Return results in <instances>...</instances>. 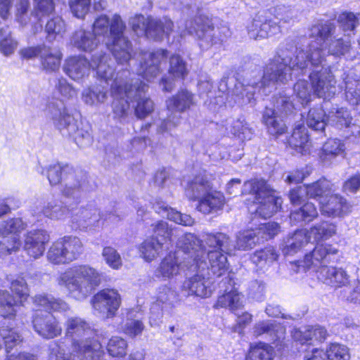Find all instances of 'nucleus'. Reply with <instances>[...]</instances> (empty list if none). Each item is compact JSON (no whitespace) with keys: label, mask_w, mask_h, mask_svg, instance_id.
Masks as SVG:
<instances>
[{"label":"nucleus","mask_w":360,"mask_h":360,"mask_svg":"<svg viewBox=\"0 0 360 360\" xmlns=\"http://www.w3.org/2000/svg\"><path fill=\"white\" fill-rule=\"evenodd\" d=\"M316 44L309 51L299 50L292 40L280 46L276 54L266 63L263 75L259 72L247 73L243 82L235 84L234 94L241 97L242 103H251L257 91H270L276 84H286L291 79V71L299 69L303 74L309 73L314 94L319 98L330 99L336 93V80L330 67L323 62Z\"/></svg>","instance_id":"1"},{"label":"nucleus","mask_w":360,"mask_h":360,"mask_svg":"<svg viewBox=\"0 0 360 360\" xmlns=\"http://www.w3.org/2000/svg\"><path fill=\"white\" fill-rule=\"evenodd\" d=\"M46 116L63 136L72 138L79 147L85 148L91 144L93 138L89 124L76 120L63 100H50L46 105Z\"/></svg>","instance_id":"2"},{"label":"nucleus","mask_w":360,"mask_h":360,"mask_svg":"<svg viewBox=\"0 0 360 360\" xmlns=\"http://www.w3.org/2000/svg\"><path fill=\"white\" fill-rule=\"evenodd\" d=\"M338 250L331 245H317L303 260V266L310 269L314 268L317 277L323 283L334 287L341 288L349 283V276L342 268L328 266L326 264L335 259Z\"/></svg>","instance_id":"3"},{"label":"nucleus","mask_w":360,"mask_h":360,"mask_svg":"<svg viewBox=\"0 0 360 360\" xmlns=\"http://www.w3.org/2000/svg\"><path fill=\"white\" fill-rule=\"evenodd\" d=\"M65 335L72 340V351L82 360H100L103 350L95 339L96 331L91 324L78 316L68 317L65 322Z\"/></svg>","instance_id":"4"},{"label":"nucleus","mask_w":360,"mask_h":360,"mask_svg":"<svg viewBox=\"0 0 360 360\" xmlns=\"http://www.w3.org/2000/svg\"><path fill=\"white\" fill-rule=\"evenodd\" d=\"M102 274L96 269L87 264L72 266L59 274L57 283L65 288L69 296L77 300H85L101 283Z\"/></svg>","instance_id":"5"},{"label":"nucleus","mask_w":360,"mask_h":360,"mask_svg":"<svg viewBox=\"0 0 360 360\" xmlns=\"http://www.w3.org/2000/svg\"><path fill=\"white\" fill-rule=\"evenodd\" d=\"M94 36L108 38L112 40V44L105 42L108 49L111 51L115 59L120 65L127 63L131 59V43L123 35L125 25L118 15H115L110 25L106 15H101L94 23Z\"/></svg>","instance_id":"6"},{"label":"nucleus","mask_w":360,"mask_h":360,"mask_svg":"<svg viewBox=\"0 0 360 360\" xmlns=\"http://www.w3.org/2000/svg\"><path fill=\"white\" fill-rule=\"evenodd\" d=\"M201 239L192 233H185L177 245L183 251L188 252L193 261H199L205 257L207 250H219L225 254H234L233 242L230 236L221 231H203Z\"/></svg>","instance_id":"7"},{"label":"nucleus","mask_w":360,"mask_h":360,"mask_svg":"<svg viewBox=\"0 0 360 360\" xmlns=\"http://www.w3.org/2000/svg\"><path fill=\"white\" fill-rule=\"evenodd\" d=\"M32 300L36 307H42L45 310L35 309L32 316L34 331L45 339H53L59 336L62 333V328L56 317L48 311H65L69 309L68 304L60 299H56L48 295H37Z\"/></svg>","instance_id":"8"},{"label":"nucleus","mask_w":360,"mask_h":360,"mask_svg":"<svg viewBox=\"0 0 360 360\" xmlns=\"http://www.w3.org/2000/svg\"><path fill=\"white\" fill-rule=\"evenodd\" d=\"M44 171L51 185H57L61 181H64L62 193L68 198L77 201L93 189V185L89 183L86 172L75 170L68 164H52L43 169L41 174Z\"/></svg>","instance_id":"9"},{"label":"nucleus","mask_w":360,"mask_h":360,"mask_svg":"<svg viewBox=\"0 0 360 360\" xmlns=\"http://www.w3.org/2000/svg\"><path fill=\"white\" fill-rule=\"evenodd\" d=\"M113 63L109 56L101 51L92 56L91 63L82 56L68 58L63 70L72 79L79 81L89 75L92 68L96 70L98 77L108 82L115 75Z\"/></svg>","instance_id":"10"},{"label":"nucleus","mask_w":360,"mask_h":360,"mask_svg":"<svg viewBox=\"0 0 360 360\" xmlns=\"http://www.w3.org/2000/svg\"><path fill=\"white\" fill-rule=\"evenodd\" d=\"M336 25L330 20H319L314 24L311 28L310 36L315 37L307 51H309L311 44L317 45V49L321 51L323 57V62L326 60V51L328 53L336 57H341L347 53L351 48V42L347 37L345 38L335 35Z\"/></svg>","instance_id":"11"},{"label":"nucleus","mask_w":360,"mask_h":360,"mask_svg":"<svg viewBox=\"0 0 360 360\" xmlns=\"http://www.w3.org/2000/svg\"><path fill=\"white\" fill-rule=\"evenodd\" d=\"M131 72L128 69L117 70L116 76L112 77L110 85L113 117L120 122H127L131 115L129 101L133 96L134 89L130 85Z\"/></svg>","instance_id":"12"},{"label":"nucleus","mask_w":360,"mask_h":360,"mask_svg":"<svg viewBox=\"0 0 360 360\" xmlns=\"http://www.w3.org/2000/svg\"><path fill=\"white\" fill-rule=\"evenodd\" d=\"M242 193L254 195L255 203L257 205L256 214L264 219L271 217L281 207L282 199L274 195V191L264 179L245 181L243 186Z\"/></svg>","instance_id":"13"},{"label":"nucleus","mask_w":360,"mask_h":360,"mask_svg":"<svg viewBox=\"0 0 360 360\" xmlns=\"http://www.w3.org/2000/svg\"><path fill=\"white\" fill-rule=\"evenodd\" d=\"M185 31L198 37L200 40L199 45L202 49H207L214 44L221 43L231 35L228 26L222 25L216 28L212 25V20L202 15L187 21Z\"/></svg>","instance_id":"14"},{"label":"nucleus","mask_w":360,"mask_h":360,"mask_svg":"<svg viewBox=\"0 0 360 360\" xmlns=\"http://www.w3.org/2000/svg\"><path fill=\"white\" fill-rule=\"evenodd\" d=\"M185 31L198 37L200 40L199 45L202 49H207L214 44L221 43L231 35L228 26L222 25L216 28L212 25V20L202 15L187 21Z\"/></svg>","instance_id":"15"},{"label":"nucleus","mask_w":360,"mask_h":360,"mask_svg":"<svg viewBox=\"0 0 360 360\" xmlns=\"http://www.w3.org/2000/svg\"><path fill=\"white\" fill-rule=\"evenodd\" d=\"M195 104L194 95L186 89H182L167 101V107L170 112L167 119L157 124L158 133L169 132L178 126L181 122L180 113L189 110Z\"/></svg>","instance_id":"16"},{"label":"nucleus","mask_w":360,"mask_h":360,"mask_svg":"<svg viewBox=\"0 0 360 360\" xmlns=\"http://www.w3.org/2000/svg\"><path fill=\"white\" fill-rule=\"evenodd\" d=\"M83 252V244L75 236H68L52 243L47 252V259L53 264H67L77 259Z\"/></svg>","instance_id":"17"},{"label":"nucleus","mask_w":360,"mask_h":360,"mask_svg":"<svg viewBox=\"0 0 360 360\" xmlns=\"http://www.w3.org/2000/svg\"><path fill=\"white\" fill-rule=\"evenodd\" d=\"M11 289L20 301H16L8 291L0 290V314L8 319L15 317L17 308L27 299L30 292L26 281L20 276L11 282Z\"/></svg>","instance_id":"18"},{"label":"nucleus","mask_w":360,"mask_h":360,"mask_svg":"<svg viewBox=\"0 0 360 360\" xmlns=\"http://www.w3.org/2000/svg\"><path fill=\"white\" fill-rule=\"evenodd\" d=\"M25 229L20 218L0 221V257L18 251L21 245L18 233Z\"/></svg>","instance_id":"19"},{"label":"nucleus","mask_w":360,"mask_h":360,"mask_svg":"<svg viewBox=\"0 0 360 360\" xmlns=\"http://www.w3.org/2000/svg\"><path fill=\"white\" fill-rule=\"evenodd\" d=\"M197 273L191 278L184 281L182 290L188 295H195L201 298L211 296L214 290L213 280L210 277V273H204L207 264L204 261L198 262L193 261Z\"/></svg>","instance_id":"20"},{"label":"nucleus","mask_w":360,"mask_h":360,"mask_svg":"<svg viewBox=\"0 0 360 360\" xmlns=\"http://www.w3.org/2000/svg\"><path fill=\"white\" fill-rule=\"evenodd\" d=\"M91 302L94 311L105 319H110L120 307L121 297L116 290L106 288L95 294Z\"/></svg>","instance_id":"21"},{"label":"nucleus","mask_w":360,"mask_h":360,"mask_svg":"<svg viewBox=\"0 0 360 360\" xmlns=\"http://www.w3.org/2000/svg\"><path fill=\"white\" fill-rule=\"evenodd\" d=\"M167 51L158 49L154 52H143L136 74L147 81L156 77L162 70V65L166 63Z\"/></svg>","instance_id":"22"},{"label":"nucleus","mask_w":360,"mask_h":360,"mask_svg":"<svg viewBox=\"0 0 360 360\" xmlns=\"http://www.w3.org/2000/svg\"><path fill=\"white\" fill-rule=\"evenodd\" d=\"M130 85L134 89L131 102L134 104L135 115L140 119L144 118L154 110L153 101L146 95L148 86L139 78L132 77L131 74Z\"/></svg>","instance_id":"23"},{"label":"nucleus","mask_w":360,"mask_h":360,"mask_svg":"<svg viewBox=\"0 0 360 360\" xmlns=\"http://www.w3.org/2000/svg\"><path fill=\"white\" fill-rule=\"evenodd\" d=\"M117 217L118 216L114 212L101 214L94 204L90 203L85 207H81L76 211L72 216V221L73 223L77 224L79 227L84 229L98 226L101 219L114 221Z\"/></svg>","instance_id":"24"},{"label":"nucleus","mask_w":360,"mask_h":360,"mask_svg":"<svg viewBox=\"0 0 360 360\" xmlns=\"http://www.w3.org/2000/svg\"><path fill=\"white\" fill-rule=\"evenodd\" d=\"M176 242V247L179 249L174 253H169L167 255L160 263L158 267L155 271V276L164 281L169 280L177 276L180 271L182 269L181 262L179 257L181 253L188 255V252L183 251L182 248L178 246ZM188 258H191L188 255Z\"/></svg>","instance_id":"25"},{"label":"nucleus","mask_w":360,"mask_h":360,"mask_svg":"<svg viewBox=\"0 0 360 360\" xmlns=\"http://www.w3.org/2000/svg\"><path fill=\"white\" fill-rule=\"evenodd\" d=\"M226 255L229 254L217 250H207L205 257L202 258L200 262L204 261L207 264V273L210 271L213 276L219 278L229 273V264Z\"/></svg>","instance_id":"26"},{"label":"nucleus","mask_w":360,"mask_h":360,"mask_svg":"<svg viewBox=\"0 0 360 360\" xmlns=\"http://www.w3.org/2000/svg\"><path fill=\"white\" fill-rule=\"evenodd\" d=\"M49 239V235L45 230L30 231L25 236L24 249L28 255L37 259L44 254L45 244Z\"/></svg>","instance_id":"27"},{"label":"nucleus","mask_w":360,"mask_h":360,"mask_svg":"<svg viewBox=\"0 0 360 360\" xmlns=\"http://www.w3.org/2000/svg\"><path fill=\"white\" fill-rule=\"evenodd\" d=\"M221 284H228L229 286L225 289L226 292L218 297L216 307L229 308L233 311L240 309L243 306V296L236 290H232L234 284L233 277L229 274L227 276L221 280L220 285Z\"/></svg>","instance_id":"28"},{"label":"nucleus","mask_w":360,"mask_h":360,"mask_svg":"<svg viewBox=\"0 0 360 360\" xmlns=\"http://www.w3.org/2000/svg\"><path fill=\"white\" fill-rule=\"evenodd\" d=\"M320 210L322 214L333 217H341L350 211L346 200L336 194H330L325 200H321Z\"/></svg>","instance_id":"29"},{"label":"nucleus","mask_w":360,"mask_h":360,"mask_svg":"<svg viewBox=\"0 0 360 360\" xmlns=\"http://www.w3.org/2000/svg\"><path fill=\"white\" fill-rule=\"evenodd\" d=\"M36 215H44L53 220L65 219L69 216L70 210L67 206L58 199H51L33 210Z\"/></svg>","instance_id":"30"},{"label":"nucleus","mask_w":360,"mask_h":360,"mask_svg":"<svg viewBox=\"0 0 360 360\" xmlns=\"http://www.w3.org/2000/svg\"><path fill=\"white\" fill-rule=\"evenodd\" d=\"M283 116L276 112L274 108H265L262 112V122L266 127L269 134L278 136L285 132L286 126L283 120Z\"/></svg>","instance_id":"31"},{"label":"nucleus","mask_w":360,"mask_h":360,"mask_svg":"<svg viewBox=\"0 0 360 360\" xmlns=\"http://www.w3.org/2000/svg\"><path fill=\"white\" fill-rule=\"evenodd\" d=\"M152 226L153 234L151 238L155 240L165 243L166 245L165 250L169 249L176 238H178L177 242H179V239L184 236L182 235L180 237V231L178 229L169 227V224L164 221H158Z\"/></svg>","instance_id":"32"},{"label":"nucleus","mask_w":360,"mask_h":360,"mask_svg":"<svg viewBox=\"0 0 360 360\" xmlns=\"http://www.w3.org/2000/svg\"><path fill=\"white\" fill-rule=\"evenodd\" d=\"M328 336L326 329L319 325L307 326L303 328H295L292 331V338L301 344L307 343L309 340L324 341Z\"/></svg>","instance_id":"33"},{"label":"nucleus","mask_w":360,"mask_h":360,"mask_svg":"<svg viewBox=\"0 0 360 360\" xmlns=\"http://www.w3.org/2000/svg\"><path fill=\"white\" fill-rule=\"evenodd\" d=\"M225 204V197L220 191L212 189L200 201L196 209L205 214L221 210Z\"/></svg>","instance_id":"34"},{"label":"nucleus","mask_w":360,"mask_h":360,"mask_svg":"<svg viewBox=\"0 0 360 360\" xmlns=\"http://www.w3.org/2000/svg\"><path fill=\"white\" fill-rule=\"evenodd\" d=\"M100 39L91 31L80 29L75 31L71 37V44L79 51L90 52L98 46Z\"/></svg>","instance_id":"35"},{"label":"nucleus","mask_w":360,"mask_h":360,"mask_svg":"<svg viewBox=\"0 0 360 360\" xmlns=\"http://www.w3.org/2000/svg\"><path fill=\"white\" fill-rule=\"evenodd\" d=\"M174 23L167 17L162 18H151L149 21L148 30V38L157 41H161L165 37H168L173 31Z\"/></svg>","instance_id":"36"},{"label":"nucleus","mask_w":360,"mask_h":360,"mask_svg":"<svg viewBox=\"0 0 360 360\" xmlns=\"http://www.w3.org/2000/svg\"><path fill=\"white\" fill-rule=\"evenodd\" d=\"M213 189L211 183L203 176H197L188 182L185 190L186 197L193 201H200Z\"/></svg>","instance_id":"37"},{"label":"nucleus","mask_w":360,"mask_h":360,"mask_svg":"<svg viewBox=\"0 0 360 360\" xmlns=\"http://www.w3.org/2000/svg\"><path fill=\"white\" fill-rule=\"evenodd\" d=\"M155 211L168 219L183 226H192L195 220L188 214H182L169 207L165 202H156L153 205Z\"/></svg>","instance_id":"38"},{"label":"nucleus","mask_w":360,"mask_h":360,"mask_svg":"<svg viewBox=\"0 0 360 360\" xmlns=\"http://www.w3.org/2000/svg\"><path fill=\"white\" fill-rule=\"evenodd\" d=\"M310 242L311 241L307 234V230H297L284 241L282 247L283 253L285 255H293Z\"/></svg>","instance_id":"39"},{"label":"nucleus","mask_w":360,"mask_h":360,"mask_svg":"<svg viewBox=\"0 0 360 360\" xmlns=\"http://www.w3.org/2000/svg\"><path fill=\"white\" fill-rule=\"evenodd\" d=\"M253 333L256 337L264 336L269 341L275 342L283 337L284 330L275 321H263L255 324Z\"/></svg>","instance_id":"40"},{"label":"nucleus","mask_w":360,"mask_h":360,"mask_svg":"<svg viewBox=\"0 0 360 360\" xmlns=\"http://www.w3.org/2000/svg\"><path fill=\"white\" fill-rule=\"evenodd\" d=\"M42 69L46 72H55L60 65L62 54L56 48L44 45L39 57Z\"/></svg>","instance_id":"41"},{"label":"nucleus","mask_w":360,"mask_h":360,"mask_svg":"<svg viewBox=\"0 0 360 360\" xmlns=\"http://www.w3.org/2000/svg\"><path fill=\"white\" fill-rule=\"evenodd\" d=\"M267 13L276 20L278 25L281 23H293L300 16V11L295 7L285 5H278L267 10Z\"/></svg>","instance_id":"42"},{"label":"nucleus","mask_w":360,"mask_h":360,"mask_svg":"<svg viewBox=\"0 0 360 360\" xmlns=\"http://www.w3.org/2000/svg\"><path fill=\"white\" fill-rule=\"evenodd\" d=\"M178 300L176 292L167 285H162L158 290L156 302L153 304L151 311L161 307V310L172 308Z\"/></svg>","instance_id":"43"},{"label":"nucleus","mask_w":360,"mask_h":360,"mask_svg":"<svg viewBox=\"0 0 360 360\" xmlns=\"http://www.w3.org/2000/svg\"><path fill=\"white\" fill-rule=\"evenodd\" d=\"M260 243V236L254 229L239 231L236 236L233 243L234 252L237 250L246 251L252 249L257 244Z\"/></svg>","instance_id":"44"},{"label":"nucleus","mask_w":360,"mask_h":360,"mask_svg":"<svg viewBox=\"0 0 360 360\" xmlns=\"http://www.w3.org/2000/svg\"><path fill=\"white\" fill-rule=\"evenodd\" d=\"M336 233V226L327 221L316 224L307 231L311 242L327 240Z\"/></svg>","instance_id":"45"},{"label":"nucleus","mask_w":360,"mask_h":360,"mask_svg":"<svg viewBox=\"0 0 360 360\" xmlns=\"http://www.w3.org/2000/svg\"><path fill=\"white\" fill-rule=\"evenodd\" d=\"M342 79L345 85V97L347 101L360 110V82L351 80V74H344Z\"/></svg>","instance_id":"46"},{"label":"nucleus","mask_w":360,"mask_h":360,"mask_svg":"<svg viewBox=\"0 0 360 360\" xmlns=\"http://www.w3.org/2000/svg\"><path fill=\"white\" fill-rule=\"evenodd\" d=\"M360 13L343 12L338 17L340 29L344 32L345 37H350L356 33V28L359 25Z\"/></svg>","instance_id":"47"},{"label":"nucleus","mask_w":360,"mask_h":360,"mask_svg":"<svg viewBox=\"0 0 360 360\" xmlns=\"http://www.w3.org/2000/svg\"><path fill=\"white\" fill-rule=\"evenodd\" d=\"M308 141L309 136L306 131V128L302 124H298L293 130L289 139V143L298 153L303 154L309 148Z\"/></svg>","instance_id":"48"},{"label":"nucleus","mask_w":360,"mask_h":360,"mask_svg":"<svg viewBox=\"0 0 360 360\" xmlns=\"http://www.w3.org/2000/svg\"><path fill=\"white\" fill-rule=\"evenodd\" d=\"M108 98L107 90L101 86H92L82 93L84 102L89 105L103 103Z\"/></svg>","instance_id":"49"},{"label":"nucleus","mask_w":360,"mask_h":360,"mask_svg":"<svg viewBox=\"0 0 360 360\" xmlns=\"http://www.w3.org/2000/svg\"><path fill=\"white\" fill-rule=\"evenodd\" d=\"M165 247V243L150 238L141 244L140 252L146 261L150 262L163 251H166Z\"/></svg>","instance_id":"50"},{"label":"nucleus","mask_w":360,"mask_h":360,"mask_svg":"<svg viewBox=\"0 0 360 360\" xmlns=\"http://www.w3.org/2000/svg\"><path fill=\"white\" fill-rule=\"evenodd\" d=\"M278 255L274 247L257 250L251 257V261L260 269L269 266L277 259Z\"/></svg>","instance_id":"51"},{"label":"nucleus","mask_w":360,"mask_h":360,"mask_svg":"<svg viewBox=\"0 0 360 360\" xmlns=\"http://www.w3.org/2000/svg\"><path fill=\"white\" fill-rule=\"evenodd\" d=\"M0 340L4 342L5 345L6 351L8 354L7 358L9 356L13 355L14 356H18L20 354L15 356L14 354H9L11 350L19 345L22 342L21 335L14 328H8L2 327L0 328Z\"/></svg>","instance_id":"52"},{"label":"nucleus","mask_w":360,"mask_h":360,"mask_svg":"<svg viewBox=\"0 0 360 360\" xmlns=\"http://www.w3.org/2000/svg\"><path fill=\"white\" fill-rule=\"evenodd\" d=\"M306 187L307 195L311 198L317 199L319 202L321 200H323L327 198L330 194V184L325 179L307 185Z\"/></svg>","instance_id":"53"},{"label":"nucleus","mask_w":360,"mask_h":360,"mask_svg":"<svg viewBox=\"0 0 360 360\" xmlns=\"http://www.w3.org/2000/svg\"><path fill=\"white\" fill-rule=\"evenodd\" d=\"M318 216L315 205L311 202H307L299 210L290 214V220L293 222L309 223Z\"/></svg>","instance_id":"54"},{"label":"nucleus","mask_w":360,"mask_h":360,"mask_svg":"<svg viewBox=\"0 0 360 360\" xmlns=\"http://www.w3.org/2000/svg\"><path fill=\"white\" fill-rule=\"evenodd\" d=\"M345 150V145L342 141L338 139H330L323 145L320 158L325 161L327 159L342 155Z\"/></svg>","instance_id":"55"},{"label":"nucleus","mask_w":360,"mask_h":360,"mask_svg":"<svg viewBox=\"0 0 360 360\" xmlns=\"http://www.w3.org/2000/svg\"><path fill=\"white\" fill-rule=\"evenodd\" d=\"M326 113L321 108L311 109L307 115V126L316 131L323 132L326 125Z\"/></svg>","instance_id":"56"},{"label":"nucleus","mask_w":360,"mask_h":360,"mask_svg":"<svg viewBox=\"0 0 360 360\" xmlns=\"http://www.w3.org/2000/svg\"><path fill=\"white\" fill-rule=\"evenodd\" d=\"M226 129L242 141L250 140L253 136L252 129L242 117L233 120Z\"/></svg>","instance_id":"57"},{"label":"nucleus","mask_w":360,"mask_h":360,"mask_svg":"<svg viewBox=\"0 0 360 360\" xmlns=\"http://www.w3.org/2000/svg\"><path fill=\"white\" fill-rule=\"evenodd\" d=\"M49 41H52L57 36H62L66 31V26L62 18L56 16L49 20L45 26Z\"/></svg>","instance_id":"58"},{"label":"nucleus","mask_w":360,"mask_h":360,"mask_svg":"<svg viewBox=\"0 0 360 360\" xmlns=\"http://www.w3.org/2000/svg\"><path fill=\"white\" fill-rule=\"evenodd\" d=\"M273 356V347L266 343H259L250 349L246 360H271Z\"/></svg>","instance_id":"59"},{"label":"nucleus","mask_w":360,"mask_h":360,"mask_svg":"<svg viewBox=\"0 0 360 360\" xmlns=\"http://www.w3.org/2000/svg\"><path fill=\"white\" fill-rule=\"evenodd\" d=\"M273 108L276 111L283 115H287L293 112L294 105L286 94L280 93L272 98Z\"/></svg>","instance_id":"60"},{"label":"nucleus","mask_w":360,"mask_h":360,"mask_svg":"<svg viewBox=\"0 0 360 360\" xmlns=\"http://www.w3.org/2000/svg\"><path fill=\"white\" fill-rule=\"evenodd\" d=\"M134 311H130L127 314V320L123 326L122 330L127 336L134 338L141 335L145 326L141 320L133 319Z\"/></svg>","instance_id":"61"},{"label":"nucleus","mask_w":360,"mask_h":360,"mask_svg":"<svg viewBox=\"0 0 360 360\" xmlns=\"http://www.w3.org/2000/svg\"><path fill=\"white\" fill-rule=\"evenodd\" d=\"M327 120L338 128H342L349 126L352 118L348 111L342 108L337 109L335 112H329Z\"/></svg>","instance_id":"62"},{"label":"nucleus","mask_w":360,"mask_h":360,"mask_svg":"<svg viewBox=\"0 0 360 360\" xmlns=\"http://www.w3.org/2000/svg\"><path fill=\"white\" fill-rule=\"evenodd\" d=\"M102 257L105 264L114 270L120 269L122 266L121 255L116 249L111 246L104 247L102 250Z\"/></svg>","instance_id":"63"},{"label":"nucleus","mask_w":360,"mask_h":360,"mask_svg":"<svg viewBox=\"0 0 360 360\" xmlns=\"http://www.w3.org/2000/svg\"><path fill=\"white\" fill-rule=\"evenodd\" d=\"M311 89L304 79L298 80L294 85V94L302 105H307L311 101Z\"/></svg>","instance_id":"64"}]
</instances>
